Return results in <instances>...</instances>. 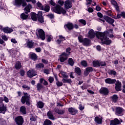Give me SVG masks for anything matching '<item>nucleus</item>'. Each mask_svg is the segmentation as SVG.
I'll use <instances>...</instances> for the list:
<instances>
[{"label": "nucleus", "mask_w": 125, "mask_h": 125, "mask_svg": "<svg viewBox=\"0 0 125 125\" xmlns=\"http://www.w3.org/2000/svg\"><path fill=\"white\" fill-rule=\"evenodd\" d=\"M49 4H51V5H52V6H55L56 5V3L55 2L53 1V0H51L49 1Z\"/></svg>", "instance_id": "nucleus-60"}, {"label": "nucleus", "mask_w": 125, "mask_h": 125, "mask_svg": "<svg viewBox=\"0 0 125 125\" xmlns=\"http://www.w3.org/2000/svg\"><path fill=\"white\" fill-rule=\"evenodd\" d=\"M102 44H105L106 45H110L112 43V41L108 37H105L104 40L101 41Z\"/></svg>", "instance_id": "nucleus-13"}, {"label": "nucleus", "mask_w": 125, "mask_h": 125, "mask_svg": "<svg viewBox=\"0 0 125 125\" xmlns=\"http://www.w3.org/2000/svg\"><path fill=\"white\" fill-rule=\"evenodd\" d=\"M79 22H80V23H81V24L84 25V26H85L86 25V21L83 19L79 20Z\"/></svg>", "instance_id": "nucleus-50"}, {"label": "nucleus", "mask_w": 125, "mask_h": 125, "mask_svg": "<svg viewBox=\"0 0 125 125\" xmlns=\"http://www.w3.org/2000/svg\"><path fill=\"white\" fill-rule=\"evenodd\" d=\"M31 18L33 21H38V14L34 12H31Z\"/></svg>", "instance_id": "nucleus-25"}, {"label": "nucleus", "mask_w": 125, "mask_h": 125, "mask_svg": "<svg viewBox=\"0 0 125 125\" xmlns=\"http://www.w3.org/2000/svg\"><path fill=\"white\" fill-rule=\"evenodd\" d=\"M107 73L108 75H112V76H117V72L112 69H109L107 71Z\"/></svg>", "instance_id": "nucleus-35"}, {"label": "nucleus", "mask_w": 125, "mask_h": 125, "mask_svg": "<svg viewBox=\"0 0 125 125\" xmlns=\"http://www.w3.org/2000/svg\"><path fill=\"white\" fill-rule=\"evenodd\" d=\"M104 19L105 21L108 24L111 23L112 21L115 20L114 19H112L111 17L106 15L104 16Z\"/></svg>", "instance_id": "nucleus-22"}, {"label": "nucleus", "mask_w": 125, "mask_h": 125, "mask_svg": "<svg viewBox=\"0 0 125 125\" xmlns=\"http://www.w3.org/2000/svg\"><path fill=\"white\" fill-rule=\"evenodd\" d=\"M20 112L23 115H26L27 112L26 111V106L25 105H22L20 108Z\"/></svg>", "instance_id": "nucleus-28"}, {"label": "nucleus", "mask_w": 125, "mask_h": 125, "mask_svg": "<svg viewBox=\"0 0 125 125\" xmlns=\"http://www.w3.org/2000/svg\"><path fill=\"white\" fill-rule=\"evenodd\" d=\"M68 111L69 115H71L72 116H76L77 113L79 112L78 109L75 107H72L68 108Z\"/></svg>", "instance_id": "nucleus-8"}, {"label": "nucleus", "mask_w": 125, "mask_h": 125, "mask_svg": "<svg viewBox=\"0 0 125 125\" xmlns=\"http://www.w3.org/2000/svg\"><path fill=\"white\" fill-rule=\"evenodd\" d=\"M93 67H95V68H97V67H100V65H99V61H93Z\"/></svg>", "instance_id": "nucleus-46"}, {"label": "nucleus", "mask_w": 125, "mask_h": 125, "mask_svg": "<svg viewBox=\"0 0 125 125\" xmlns=\"http://www.w3.org/2000/svg\"><path fill=\"white\" fill-rule=\"evenodd\" d=\"M27 75L28 78H33V77H35V76H37V72L34 70H29L27 72Z\"/></svg>", "instance_id": "nucleus-18"}, {"label": "nucleus", "mask_w": 125, "mask_h": 125, "mask_svg": "<svg viewBox=\"0 0 125 125\" xmlns=\"http://www.w3.org/2000/svg\"><path fill=\"white\" fill-rule=\"evenodd\" d=\"M1 38L2 40H4L5 42H7V41H8V38H7V37L5 35H2Z\"/></svg>", "instance_id": "nucleus-64"}, {"label": "nucleus", "mask_w": 125, "mask_h": 125, "mask_svg": "<svg viewBox=\"0 0 125 125\" xmlns=\"http://www.w3.org/2000/svg\"><path fill=\"white\" fill-rule=\"evenodd\" d=\"M28 17H29V15H26L25 13H22L21 14V18L23 20H27Z\"/></svg>", "instance_id": "nucleus-37"}, {"label": "nucleus", "mask_w": 125, "mask_h": 125, "mask_svg": "<svg viewBox=\"0 0 125 125\" xmlns=\"http://www.w3.org/2000/svg\"><path fill=\"white\" fill-rule=\"evenodd\" d=\"M52 125V122L51 121L48 120V119H46L43 124V125Z\"/></svg>", "instance_id": "nucleus-43"}, {"label": "nucleus", "mask_w": 125, "mask_h": 125, "mask_svg": "<svg viewBox=\"0 0 125 125\" xmlns=\"http://www.w3.org/2000/svg\"><path fill=\"white\" fill-rule=\"evenodd\" d=\"M62 83H73V81H72V79H62Z\"/></svg>", "instance_id": "nucleus-40"}, {"label": "nucleus", "mask_w": 125, "mask_h": 125, "mask_svg": "<svg viewBox=\"0 0 125 125\" xmlns=\"http://www.w3.org/2000/svg\"><path fill=\"white\" fill-rule=\"evenodd\" d=\"M72 6L73 5H72V3H71V1H70V0H66L64 2V7L66 9H69V8H71Z\"/></svg>", "instance_id": "nucleus-24"}, {"label": "nucleus", "mask_w": 125, "mask_h": 125, "mask_svg": "<svg viewBox=\"0 0 125 125\" xmlns=\"http://www.w3.org/2000/svg\"><path fill=\"white\" fill-rule=\"evenodd\" d=\"M41 68H44V64L43 63H38L36 64V69H41Z\"/></svg>", "instance_id": "nucleus-44"}, {"label": "nucleus", "mask_w": 125, "mask_h": 125, "mask_svg": "<svg viewBox=\"0 0 125 125\" xmlns=\"http://www.w3.org/2000/svg\"><path fill=\"white\" fill-rule=\"evenodd\" d=\"M111 98L112 101L114 102V103H116L117 101H118V100L119 99V97L117 95H113Z\"/></svg>", "instance_id": "nucleus-38"}, {"label": "nucleus", "mask_w": 125, "mask_h": 125, "mask_svg": "<svg viewBox=\"0 0 125 125\" xmlns=\"http://www.w3.org/2000/svg\"><path fill=\"white\" fill-rule=\"evenodd\" d=\"M74 71L78 76H81V75H82V70H81L80 67H75Z\"/></svg>", "instance_id": "nucleus-32"}, {"label": "nucleus", "mask_w": 125, "mask_h": 125, "mask_svg": "<svg viewBox=\"0 0 125 125\" xmlns=\"http://www.w3.org/2000/svg\"><path fill=\"white\" fill-rule=\"evenodd\" d=\"M26 47L28 48H33L34 47V44L35 42H33V40H28L26 42Z\"/></svg>", "instance_id": "nucleus-15"}, {"label": "nucleus", "mask_w": 125, "mask_h": 125, "mask_svg": "<svg viewBox=\"0 0 125 125\" xmlns=\"http://www.w3.org/2000/svg\"><path fill=\"white\" fill-rule=\"evenodd\" d=\"M2 31L6 34H11V33L13 32V29H12V28H10L8 27H5L2 29Z\"/></svg>", "instance_id": "nucleus-23"}, {"label": "nucleus", "mask_w": 125, "mask_h": 125, "mask_svg": "<svg viewBox=\"0 0 125 125\" xmlns=\"http://www.w3.org/2000/svg\"><path fill=\"white\" fill-rule=\"evenodd\" d=\"M95 35L96 36V34H95V32H94L93 29H91L89 31L88 33V38H89V39H94Z\"/></svg>", "instance_id": "nucleus-14"}, {"label": "nucleus", "mask_w": 125, "mask_h": 125, "mask_svg": "<svg viewBox=\"0 0 125 125\" xmlns=\"http://www.w3.org/2000/svg\"><path fill=\"white\" fill-rule=\"evenodd\" d=\"M37 17V20L38 19V21L40 22V23H43V22H44V18H43V16H42V11L38 12Z\"/></svg>", "instance_id": "nucleus-12"}, {"label": "nucleus", "mask_w": 125, "mask_h": 125, "mask_svg": "<svg viewBox=\"0 0 125 125\" xmlns=\"http://www.w3.org/2000/svg\"><path fill=\"white\" fill-rule=\"evenodd\" d=\"M91 42V41H90V40H89L88 38H84L83 43V45H85L86 46H89L90 45Z\"/></svg>", "instance_id": "nucleus-26"}, {"label": "nucleus", "mask_w": 125, "mask_h": 125, "mask_svg": "<svg viewBox=\"0 0 125 125\" xmlns=\"http://www.w3.org/2000/svg\"><path fill=\"white\" fill-rule=\"evenodd\" d=\"M3 99V101L5 102V103H8L9 102V99L7 98L6 96H4Z\"/></svg>", "instance_id": "nucleus-62"}, {"label": "nucleus", "mask_w": 125, "mask_h": 125, "mask_svg": "<svg viewBox=\"0 0 125 125\" xmlns=\"http://www.w3.org/2000/svg\"><path fill=\"white\" fill-rule=\"evenodd\" d=\"M36 87L38 91H41L43 88V86L41 83H38L37 84Z\"/></svg>", "instance_id": "nucleus-39"}, {"label": "nucleus", "mask_w": 125, "mask_h": 125, "mask_svg": "<svg viewBox=\"0 0 125 125\" xmlns=\"http://www.w3.org/2000/svg\"><path fill=\"white\" fill-rule=\"evenodd\" d=\"M48 18H50L51 20H52L53 18H54V15L53 14H48V15H46Z\"/></svg>", "instance_id": "nucleus-54"}, {"label": "nucleus", "mask_w": 125, "mask_h": 125, "mask_svg": "<svg viewBox=\"0 0 125 125\" xmlns=\"http://www.w3.org/2000/svg\"><path fill=\"white\" fill-rule=\"evenodd\" d=\"M56 84L57 86H58L59 87L63 85V83L60 82V81L56 82Z\"/></svg>", "instance_id": "nucleus-56"}, {"label": "nucleus", "mask_w": 125, "mask_h": 125, "mask_svg": "<svg viewBox=\"0 0 125 125\" xmlns=\"http://www.w3.org/2000/svg\"><path fill=\"white\" fill-rule=\"evenodd\" d=\"M93 72V68L92 67H89L85 68V71L84 72V75L85 77H87L89 75L90 73Z\"/></svg>", "instance_id": "nucleus-17"}, {"label": "nucleus", "mask_w": 125, "mask_h": 125, "mask_svg": "<svg viewBox=\"0 0 125 125\" xmlns=\"http://www.w3.org/2000/svg\"><path fill=\"white\" fill-rule=\"evenodd\" d=\"M46 37H47V42H51V40L53 39V38L51 35H47Z\"/></svg>", "instance_id": "nucleus-49"}, {"label": "nucleus", "mask_w": 125, "mask_h": 125, "mask_svg": "<svg viewBox=\"0 0 125 125\" xmlns=\"http://www.w3.org/2000/svg\"><path fill=\"white\" fill-rule=\"evenodd\" d=\"M64 28L66 31H72L74 29L73 23L68 22L64 25Z\"/></svg>", "instance_id": "nucleus-7"}, {"label": "nucleus", "mask_w": 125, "mask_h": 125, "mask_svg": "<svg viewBox=\"0 0 125 125\" xmlns=\"http://www.w3.org/2000/svg\"><path fill=\"white\" fill-rule=\"evenodd\" d=\"M94 121L95 123H97V124H98L99 125H101V124H102V119L98 116L95 118Z\"/></svg>", "instance_id": "nucleus-33"}, {"label": "nucleus", "mask_w": 125, "mask_h": 125, "mask_svg": "<svg viewBox=\"0 0 125 125\" xmlns=\"http://www.w3.org/2000/svg\"><path fill=\"white\" fill-rule=\"evenodd\" d=\"M107 35H109V31H105L103 33L98 31L96 33V37L101 42H103L106 38H107Z\"/></svg>", "instance_id": "nucleus-3"}, {"label": "nucleus", "mask_w": 125, "mask_h": 125, "mask_svg": "<svg viewBox=\"0 0 125 125\" xmlns=\"http://www.w3.org/2000/svg\"><path fill=\"white\" fill-rule=\"evenodd\" d=\"M68 63L69 65L70 66H74V64H75V62H74V60H73V58H69L68 60Z\"/></svg>", "instance_id": "nucleus-41"}, {"label": "nucleus", "mask_w": 125, "mask_h": 125, "mask_svg": "<svg viewBox=\"0 0 125 125\" xmlns=\"http://www.w3.org/2000/svg\"><path fill=\"white\" fill-rule=\"evenodd\" d=\"M38 35L40 39H41L42 41H44V40H45V33H44L43 30L42 29H40L38 30Z\"/></svg>", "instance_id": "nucleus-11"}, {"label": "nucleus", "mask_w": 125, "mask_h": 125, "mask_svg": "<svg viewBox=\"0 0 125 125\" xmlns=\"http://www.w3.org/2000/svg\"><path fill=\"white\" fill-rule=\"evenodd\" d=\"M78 41L80 42H83V38L82 36H78Z\"/></svg>", "instance_id": "nucleus-59"}, {"label": "nucleus", "mask_w": 125, "mask_h": 125, "mask_svg": "<svg viewBox=\"0 0 125 125\" xmlns=\"http://www.w3.org/2000/svg\"><path fill=\"white\" fill-rule=\"evenodd\" d=\"M110 2L112 5H113L114 6H115L116 5H118L117 1H116L115 0H111Z\"/></svg>", "instance_id": "nucleus-53"}, {"label": "nucleus", "mask_w": 125, "mask_h": 125, "mask_svg": "<svg viewBox=\"0 0 125 125\" xmlns=\"http://www.w3.org/2000/svg\"><path fill=\"white\" fill-rule=\"evenodd\" d=\"M42 10H44L46 12H49V10H50V6L48 5H45L44 7H43V9Z\"/></svg>", "instance_id": "nucleus-42"}, {"label": "nucleus", "mask_w": 125, "mask_h": 125, "mask_svg": "<svg viewBox=\"0 0 125 125\" xmlns=\"http://www.w3.org/2000/svg\"><path fill=\"white\" fill-rule=\"evenodd\" d=\"M81 64L82 66L84 67V68H86V67H87V62L85 60L82 61Z\"/></svg>", "instance_id": "nucleus-47"}, {"label": "nucleus", "mask_w": 125, "mask_h": 125, "mask_svg": "<svg viewBox=\"0 0 125 125\" xmlns=\"http://www.w3.org/2000/svg\"><path fill=\"white\" fill-rule=\"evenodd\" d=\"M13 5L16 7H21V5L22 7L26 6L27 5V2L23 0H15L13 2Z\"/></svg>", "instance_id": "nucleus-4"}, {"label": "nucleus", "mask_w": 125, "mask_h": 125, "mask_svg": "<svg viewBox=\"0 0 125 125\" xmlns=\"http://www.w3.org/2000/svg\"><path fill=\"white\" fill-rule=\"evenodd\" d=\"M122 113H123V108L119 106L117 107L115 111V115H117V116H120Z\"/></svg>", "instance_id": "nucleus-27"}, {"label": "nucleus", "mask_w": 125, "mask_h": 125, "mask_svg": "<svg viewBox=\"0 0 125 125\" xmlns=\"http://www.w3.org/2000/svg\"><path fill=\"white\" fill-rule=\"evenodd\" d=\"M22 68V65H21V62L19 61H17L15 64V69L16 70H20Z\"/></svg>", "instance_id": "nucleus-30"}, {"label": "nucleus", "mask_w": 125, "mask_h": 125, "mask_svg": "<svg viewBox=\"0 0 125 125\" xmlns=\"http://www.w3.org/2000/svg\"><path fill=\"white\" fill-rule=\"evenodd\" d=\"M58 3L60 4V6H63V5H64V3H65V2L62 0H59L58 1Z\"/></svg>", "instance_id": "nucleus-55"}, {"label": "nucleus", "mask_w": 125, "mask_h": 125, "mask_svg": "<svg viewBox=\"0 0 125 125\" xmlns=\"http://www.w3.org/2000/svg\"><path fill=\"white\" fill-rule=\"evenodd\" d=\"M105 83H108V84H114L117 80L116 79H112L111 78H107L104 80Z\"/></svg>", "instance_id": "nucleus-19"}, {"label": "nucleus", "mask_w": 125, "mask_h": 125, "mask_svg": "<svg viewBox=\"0 0 125 125\" xmlns=\"http://www.w3.org/2000/svg\"><path fill=\"white\" fill-rule=\"evenodd\" d=\"M99 65H100V66H101L102 67H105V66H106L107 64L105 63L104 62H100Z\"/></svg>", "instance_id": "nucleus-58"}, {"label": "nucleus", "mask_w": 125, "mask_h": 125, "mask_svg": "<svg viewBox=\"0 0 125 125\" xmlns=\"http://www.w3.org/2000/svg\"><path fill=\"white\" fill-rule=\"evenodd\" d=\"M48 81L50 83H52L54 82V78L51 76H50L48 79Z\"/></svg>", "instance_id": "nucleus-57"}, {"label": "nucleus", "mask_w": 125, "mask_h": 125, "mask_svg": "<svg viewBox=\"0 0 125 125\" xmlns=\"http://www.w3.org/2000/svg\"><path fill=\"white\" fill-rule=\"evenodd\" d=\"M30 58L32 59V60H33V61H36V60L38 59V56H37L36 53H33L30 55Z\"/></svg>", "instance_id": "nucleus-34"}, {"label": "nucleus", "mask_w": 125, "mask_h": 125, "mask_svg": "<svg viewBox=\"0 0 125 125\" xmlns=\"http://www.w3.org/2000/svg\"><path fill=\"white\" fill-rule=\"evenodd\" d=\"M55 113L58 114V115H64L65 114L64 110H60L59 109H56L55 110Z\"/></svg>", "instance_id": "nucleus-31"}, {"label": "nucleus", "mask_w": 125, "mask_h": 125, "mask_svg": "<svg viewBox=\"0 0 125 125\" xmlns=\"http://www.w3.org/2000/svg\"><path fill=\"white\" fill-rule=\"evenodd\" d=\"M51 10L52 12L57 13V14H61L62 13V14L64 15L67 13V11L58 4H56L55 7H52Z\"/></svg>", "instance_id": "nucleus-2"}, {"label": "nucleus", "mask_w": 125, "mask_h": 125, "mask_svg": "<svg viewBox=\"0 0 125 125\" xmlns=\"http://www.w3.org/2000/svg\"><path fill=\"white\" fill-rule=\"evenodd\" d=\"M60 74L62 76V78H63V79H68V78H69V76L66 75V72L63 71H60Z\"/></svg>", "instance_id": "nucleus-45"}, {"label": "nucleus", "mask_w": 125, "mask_h": 125, "mask_svg": "<svg viewBox=\"0 0 125 125\" xmlns=\"http://www.w3.org/2000/svg\"><path fill=\"white\" fill-rule=\"evenodd\" d=\"M22 88H24V89H26V90H30L31 89V87L27 85H23L22 86Z\"/></svg>", "instance_id": "nucleus-52"}, {"label": "nucleus", "mask_w": 125, "mask_h": 125, "mask_svg": "<svg viewBox=\"0 0 125 125\" xmlns=\"http://www.w3.org/2000/svg\"><path fill=\"white\" fill-rule=\"evenodd\" d=\"M68 56H69V54H66V52H63L60 55L59 60L61 63H63L68 59Z\"/></svg>", "instance_id": "nucleus-6"}, {"label": "nucleus", "mask_w": 125, "mask_h": 125, "mask_svg": "<svg viewBox=\"0 0 125 125\" xmlns=\"http://www.w3.org/2000/svg\"><path fill=\"white\" fill-rule=\"evenodd\" d=\"M47 116H48L49 120H52L53 121H54V120H55V118H54L52 112L50 111H48L47 113Z\"/></svg>", "instance_id": "nucleus-29"}, {"label": "nucleus", "mask_w": 125, "mask_h": 125, "mask_svg": "<svg viewBox=\"0 0 125 125\" xmlns=\"http://www.w3.org/2000/svg\"><path fill=\"white\" fill-rule=\"evenodd\" d=\"M22 104H26L27 106H31L32 101H31V95L27 92L23 93V96H22L21 100Z\"/></svg>", "instance_id": "nucleus-1"}, {"label": "nucleus", "mask_w": 125, "mask_h": 125, "mask_svg": "<svg viewBox=\"0 0 125 125\" xmlns=\"http://www.w3.org/2000/svg\"><path fill=\"white\" fill-rule=\"evenodd\" d=\"M44 106V103L42 101L38 102L37 103V107L40 109H42V108Z\"/></svg>", "instance_id": "nucleus-36"}, {"label": "nucleus", "mask_w": 125, "mask_h": 125, "mask_svg": "<svg viewBox=\"0 0 125 125\" xmlns=\"http://www.w3.org/2000/svg\"><path fill=\"white\" fill-rule=\"evenodd\" d=\"M6 111H7V108L6 107V106L4 105V104L2 103V104H0V113L5 114Z\"/></svg>", "instance_id": "nucleus-21"}, {"label": "nucleus", "mask_w": 125, "mask_h": 125, "mask_svg": "<svg viewBox=\"0 0 125 125\" xmlns=\"http://www.w3.org/2000/svg\"><path fill=\"white\" fill-rule=\"evenodd\" d=\"M33 8V5L31 4L30 3L27 4L24 6V8L23 9V10L24 11V13L25 14H28V13H30L31 12V10Z\"/></svg>", "instance_id": "nucleus-9"}, {"label": "nucleus", "mask_w": 125, "mask_h": 125, "mask_svg": "<svg viewBox=\"0 0 125 125\" xmlns=\"http://www.w3.org/2000/svg\"><path fill=\"white\" fill-rule=\"evenodd\" d=\"M15 123H16V125H23L24 118L21 115L17 116L15 118Z\"/></svg>", "instance_id": "nucleus-5"}, {"label": "nucleus", "mask_w": 125, "mask_h": 125, "mask_svg": "<svg viewBox=\"0 0 125 125\" xmlns=\"http://www.w3.org/2000/svg\"><path fill=\"white\" fill-rule=\"evenodd\" d=\"M121 87H122V83L119 81H117L116 82L115 87L116 91H121L122 90V88H121Z\"/></svg>", "instance_id": "nucleus-16"}, {"label": "nucleus", "mask_w": 125, "mask_h": 125, "mask_svg": "<svg viewBox=\"0 0 125 125\" xmlns=\"http://www.w3.org/2000/svg\"><path fill=\"white\" fill-rule=\"evenodd\" d=\"M65 51H66V54H68V56L70 55V54H71V47H67L66 49H65Z\"/></svg>", "instance_id": "nucleus-51"}, {"label": "nucleus", "mask_w": 125, "mask_h": 125, "mask_svg": "<svg viewBox=\"0 0 125 125\" xmlns=\"http://www.w3.org/2000/svg\"><path fill=\"white\" fill-rule=\"evenodd\" d=\"M38 7H39V8L41 10H42V9H43V6L42 5V3L40 2H38L36 3Z\"/></svg>", "instance_id": "nucleus-48"}, {"label": "nucleus", "mask_w": 125, "mask_h": 125, "mask_svg": "<svg viewBox=\"0 0 125 125\" xmlns=\"http://www.w3.org/2000/svg\"><path fill=\"white\" fill-rule=\"evenodd\" d=\"M20 73L21 77H24V76L25 75V70H24V69L21 70Z\"/></svg>", "instance_id": "nucleus-63"}, {"label": "nucleus", "mask_w": 125, "mask_h": 125, "mask_svg": "<svg viewBox=\"0 0 125 125\" xmlns=\"http://www.w3.org/2000/svg\"><path fill=\"white\" fill-rule=\"evenodd\" d=\"M99 93L100 94H103L104 95H108L109 94V89L106 87H102L99 90Z\"/></svg>", "instance_id": "nucleus-10"}, {"label": "nucleus", "mask_w": 125, "mask_h": 125, "mask_svg": "<svg viewBox=\"0 0 125 125\" xmlns=\"http://www.w3.org/2000/svg\"><path fill=\"white\" fill-rule=\"evenodd\" d=\"M121 125V121L118 118H115L114 120L110 121V125Z\"/></svg>", "instance_id": "nucleus-20"}, {"label": "nucleus", "mask_w": 125, "mask_h": 125, "mask_svg": "<svg viewBox=\"0 0 125 125\" xmlns=\"http://www.w3.org/2000/svg\"><path fill=\"white\" fill-rule=\"evenodd\" d=\"M86 10L87 11H88V12H89V13H92V12L94 11V10H93V8L91 7L88 8V9Z\"/></svg>", "instance_id": "nucleus-61"}]
</instances>
